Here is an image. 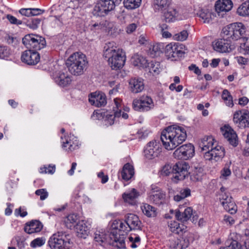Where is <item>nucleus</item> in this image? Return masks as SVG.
<instances>
[{
	"label": "nucleus",
	"instance_id": "obj_35",
	"mask_svg": "<svg viewBox=\"0 0 249 249\" xmlns=\"http://www.w3.org/2000/svg\"><path fill=\"white\" fill-rule=\"evenodd\" d=\"M111 234L113 235L114 237V242L116 243L115 245L119 249L125 248V242L124 237H118L117 231H111Z\"/></svg>",
	"mask_w": 249,
	"mask_h": 249
},
{
	"label": "nucleus",
	"instance_id": "obj_41",
	"mask_svg": "<svg viewBox=\"0 0 249 249\" xmlns=\"http://www.w3.org/2000/svg\"><path fill=\"white\" fill-rule=\"evenodd\" d=\"M42 223L37 220H32V233L40 232L43 229Z\"/></svg>",
	"mask_w": 249,
	"mask_h": 249
},
{
	"label": "nucleus",
	"instance_id": "obj_62",
	"mask_svg": "<svg viewBox=\"0 0 249 249\" xmlns=\"http://www.w3.org/2000/svg\"><path fill=\"white\" fill-rule=\"evenodd\" d=\"M124 224L122 222H118L116 223H113L112 225V228L113 230H119V231H124L123 230Z\"/></svg>",
	"mask_w": 249,
	"mask_h": 249
},
{
	"label": "nucleus",
	"instance_id": "obj_42",
	"mask_svg": "<svg viewBox=\"0 0 249 249\" xmlns=\"http://www.w3.org/2000/svg\"><path fill=\"white\" fill-rule=\"evenodd\" d=\"M26 238L23 236H16L13 239V241H16L17 245L20 249H24L27 243L25 242Z\"/></svg>",
	"mask_w": 249,
	"mask_h": 249
},
{
	"label": "nucleus",
	"instance_id": "obj_27",
	"mask_svg": "<svg viewBox=\"0 0 249 249\" xmlns=\"http://www.w3.org/2000/svg\"><path fill=\"white\" fill-rule=\"evenodd\" d=\"M177 16V12L173 8H168L166 12L164 13L163 20L166 22H171L175 21Z\"/></svg>",
	"mask_w": 249,
	"mask_h": 249
},
{
	"label": "nucleus",
	"instance_id": "obj_13",
	"mask_svg": "<svg viewBox=\"0 0 249 249\" xmlns=\"http://www.w3.org/2000/svg\"><path fill=\"white\" fill-rule=\"evenodd\" d=\"M232 2L231 0H218L215 4V9L218 15L221 12H227L231 10L232 7Z\"/></svg>",
	"mask_w": 249,
	"mask_h": 249
},
{
	"label": "nucleus",
	"instance_id": "obj_36",
	"mask_svg": "<svg viewBox=\"0 0 249 249\" xmlns=\"http://www.w3.org/2000/svg\"><path fill=\"white\" fill-rule=\"evenodd\" d=\"M104 8L106 9V10L109 13L113 10L115 7L116 2L113 0H100Z\"/></svg>",
	"mask_w": 249,
	"mask_h": 249
},
{
	"label": "nucleus",
	"instance_id": "obj_30",
	"mask_svg": "<svg viewBox=\"0 0 249 249\" xmlns=\"http://www.w3.org/2000/svg\"><path fill=\"white\" fill-rule=\"evenodd\" d=\"M142 213L148 217H154L156 215L155 208L148 204H144L142 207Z\"/></svg>",
	"mask_w": 249,
	"mask_h": 249
},
{
	"label": "nucleus",
	"instance_id": "obj_61",
	"mask_svg": "<svg viewBox=\"0 0 249 249\" xmlns=\"http://www.w3.org/2000/svg\"><path fill=\"white\" fill-rule=\"evenodd\" d=\"M230 249H241L240 244L236 240H233L229 245Z\"/></svg>",
	"mask_w": 249,
	"mask_h": 249
},
{
	"label": "nucleus",
	"instance_id": "obj_54",
	"mask_svg": "<svg viewBox=\"0 0 249 249\" xmlns=\"http://www.w3.org/2000/svg\"><path fill=\"white\" fill-rule=\"evenodd\" d=\"M239 52L244 55L249 54V45L246 42L241 43Z\"/></svg>",
	"mask_w": 249,
	"mask_h": 249
},
{
	"label": "nucleus",
	"instance_id": "obj_64",
	"mask_svg": "<svg viewBox=\"0 0 249 249\" xmlns=\"http://www.w3.org/2000/svg\"><path fill=\"white\" fill-rule=\"evenodd\" d=\"M44 168L45 169V170H44L45 173H48L49 174H53L55 172V166L54 165H49L48 166V168L45 166L44 167Z\"/></svg>",
	"mask_w": 249,
	"mask_h": 249
},
{
	"label": "nucleus",
	"instance_id": "obj_22",
	"mask_svg": "<svg viewBox=\"0 0 249 249\" xmlns=\"http://www.w3.org/2000/svg\"><path fill=\"white\" fill-rule=\"evenodd\" d=\"M121 174L123 179L125 180L130 179L134 174L133 166L129 163H126L123 168Z\"/></svg>",
	"mask_w": 249,
	"mask_h": 249
},
{
	"label": "nucleus",
	"instance_id": "obj_12",
	"mask_svg": "<svg viewBox=\"0 0 249 249\" xmlns=\"http://www.w3.org/2000/svg\"><path fill=\"white\" fill-rule=\"evenodd\" d=\"M64 240L57 234H53L49 239L48 244L51 249H62L65 244Z\"/></svg>",
	"mask_w": 249,
	"mask_h": 249
},
{
	"label": "nucleus",
	"instance_id": "obj_59",
	"mask_svg": "<svg viewBox=\"0 0 249 249\" xmlns=\"http://www.w3.org/2000/svg\"><path fill=\"white\" fill-rule=\"evenodd\" d=\"M190 195L191 190L188 188L182 189L180 191V195L183 197V199L190 196Z\"/></svg>",
	"mask_w": 249,
	"mask_h": 249
},
{
	"label": "nucleus",
	"instance_id": "obj_3",
	"mask_svg": "<svg viewBox=\"0 0 249 249\" xmlns=\"http://www.w3.org/2000/svg\"><path fill=\"white\" fill-rule=\"evenodd\" d=\"M114 42H108L104 48V56L107 59L108 65L112 70L122 68L124 65L125 56L122 50H116Z\"/></svg>",
	"mask_w": 249,
	"mask_h": 249
},
{
	"label": "nucleus",
	"instance_id": "obj_34",
	"mask_svg": "<svg viewBox=\"0 0 249 249\" xmlns=\"http://www.w3.org/2000/svg\"><path fill=\"white\" fill-rule=\"evenodd\" d=\"M141 0H124V7L128 9L138 8L140 5Z\"/></svg>",
	"mask_w": 249,
	"mask_h": 249
},
{
	"label": "nucleus",
	"instance_id": "obj_47",
	"mask_svg": "<svg viewBox=\"0 0 249 249\" xmlns=\"http://www.w3.org/2000/svg\"><path fill=\"white\" fill-rule=\"evenodd\" d=\"M188 36V33L186 30H183L178 34L175 35L174 37L175 39L179 41L185 40Z\"/></svg>",
	"mask_w": 249,
	"mask_h": 249
},
{
	"label": "nucleus",
	"instance_id": "obj_63",
	"mask_svg": "<svg viewBox=\"0 0 249 249\" xmlns=\"http://www.w3.org/2000/svg\"><path fill=\"white\" fill-rule=\"evenodd\" d=\"M204 158L206 160H214L213 155L212 154V152H211V150H208L206 151L204 155Z\"/></svg>",
	"mask_w": 249,
	"mask_h": 249
},
{
	"label": "nucleus",
	"instance_id": "obj_21",
	"mask_svg": "<svg viewBox=\"0 0 249 249\" xmlns=\"http://www.w3.org/2000/svg\"><path fill=\"white\" fill-rule=\"evenodd\" d=\"M214 141V139L211 136L204 137L202 139L199 146L202 151L211 150L213 147Z\"/></svg>",
	"mask_w": 249,
	"mask_h": 249
},
{
	"label": "nucleus",
	"instance_id": "obj_10",
	"mask_svg": "<svg viewBox=\"0 0 249 249\" xmlns=\"http://www.w3.org/2000/svg\"><path fill=\"white\" fill-rule=\"evenodd\" d=\"M89 102L97 107L105 106L107 104L106 95L103 92H94L89 95Z\"/></svg>",
	"mask_w": 249,
	"mask_h": 249
},
{
	"label": "nucleus",
	"instance_id": "obj_24",
	"mask_svg": "<svg viewBox=\"0 0 249 249\" xmlns=\"http://www.w3.org/2000/svg\"><path fill=\"white\" fill-rule=\"evenodd\" d=\"M170 230L172 232H175L177 234H179L180 232H183L184 233L186 232L187 227L184 225L180 226L179 224L175 221H171L168 225Z\"/></svg>",
	"mask_w": 249,
	"mask_h": 249
},
{
	"label": "nucleus",
	"instance_id": "obj_33",
	"mask_svg": "<svg viewBox=\"0 0 249 249\" xmlns=\"http://www.w3.org/2000/svg\"><path fill=\"white\" fill-rule=\"evenodd\" d=\"M147 68H148L149 72L154 74H158L160 71V63L159 62L151 61L148 63Z\"/></svg>",
	"mask_w": 249,
	"mask_h": 249
},
{
	"label": "nucleus",
	"instance_id": "obj_56",
	"mask_svg": "<svg viewBox=\"0 0 249 249\" xmlns=\"http://www.w3.org/2000/svg\"><path fill=\"white\" fill-rule=\"evenodd\" d=\"M40 61V55L36 52L32 50V65H36Z\"/></svg>",
	"mask_w": 249,
	"mask_h": 249
},
{
	"label": "nucleus",
	"instance_id": "obj_17",
	"mask_svg": "<svg viewBox=\"0 0 249 249\" xmlns=\"http://www.w3.org/2000/svg\"><path fill=\"white\" fill-rule=\"evenodd\" d=\"M55 81L59 86L64 87L71 84V79L68 73L60 71L55 77Z\"/></svg>",
	"mask_w": 249,
	"mask_h": 249
},
{
	"label": "nucleus",
	"instance_id": "obj_2",
	"mask_svg": "<svg viewBox=\"0 0 249 249\" xmlns=\"http://www.w3.org/2000/svg\"><path fill=\"white\" fill-rule=\"evenodd\" d=\"M187 137L184 128L180 126H170L161 132L160 140L164 147L168 150L175 149L181 144Z\"/></svg>",
	"mask_w": 249,
	"mask_h": 249
},
{
	"label": "nucleus",
	"instance_id": "obj_51",
	"mask_svg": "<svg viewBox=\"0 0 249 249\" xmlns=\"http://www.w3.org/2000/svg\"><path fill=\"white\" fill-rule=\"evenodd\" d=\"M170 241V247L171 249H182L178 238L173 239Z\"/></svg>",
	"mask_w": 249,
	"mask_h": 249
},
{
	"label": "nucleus",
	"instance_id": "obj_49",
	"mask_svg": "<svg viewBox=\"0 0 249 249\" xmlns=\"http://www.w3.org/2000/svg\"><path fill=\"white\" fill-rule=\"evenodd\" d=\"M10 55V51L6 46H0V58L4 59Z\"/></svg>",
	"mask_w": 249,
	"mask_h": 249
},
{
	"label": "nucleus",
	"instance_id": "obj_31",
	"mask_svg": "<svg viewBox=\"0 0 249 249\" xmlns=\"http://www.w3.org/2000/svg\"><path fill=\"white\" fill-rule=\"evenodd\" d=\"M171 2V0H154L155 8L161 11L166 10L168 8Z\"/></svg>",
	"mask_w": 249,
	"mask_h": 249
},
{
	"label": "nucleus",
	"instance_id": "obj_16",
	"mask_svg": "<svg viewBox=\"0 0 249 249\" xmlns=\"http://www.w3.org/2000/svg\"><path fill=\"white\" fill-rule=\"evenodd\" d=\"M193 213V209L191 207H188L183 212L179 210H176L175 217L176 219L182 222H187L191 217Z\"/></svg>",
	"mask_w": 249,
	"mask_h": 249
},
{
	"label": "nucleus",
	"instance_id": "obj_46",
	"mask_svg": "<svg viewBox=\"0 0 249 249\" xmlns=\"http://www.w3.org/2000/svg\"><path fill=\"white\" fill-rule=\"evenodd\" d=\"M46 240L44 237H38L32 241V248L40 247L44 245Z\"/></svg>",
	"mask_w": 249,
	"mask_h": 249
},
{
	"label": "nucleus",
	"instance_id": "obj_39",
	"mask_svg": "<svg viewBox=\"0 0 249 249\" xmlns=\"http://www.w3.org/2000/svg\"><path fill=\"white\" fill-rule=\"evenodd\" d=\"M21 59L23 62L29 65H31V49H28L23 52Z\"/></svg>",
	"mask_w": 249,
	"mask_h": 249
},
{
	"label": "nucleus",
	"instance_id": "obj_7",
	"mask_svg": "<svg viewBox=\"0 0 249 249\" xmlns=\"http://www.w3.org/2000/svg\"><path fill=\"white\" fill-rule=\"evenodd\" d=\"M143 152L146 159L152 160L158 157L161 152V145L158 142L152 141L147 144Z\"/></svg>",
	"mask_w": 249,
	"mask_h": 249
},
{
	"label": "nucleus",
	"instance_id": "obj_44",
	"mask_svg": "<svg viewBox=\"0 0 249 249\" xmlns=\"http://www.w3.org/2000/svg\"><path fill=\"white\" fill-rule=\"evenodd\" d=\"M199 17L203 20L204 23H209L212 20V13L209 11H201Z\"/></svg>",
	"mask_w": 249,
	"mask_h": 249
},
{
	"label": "nucleus",
	"instance_id": "obj_60",
	"mask_svg": "<svg viewBox=\"0 0 249 249\" xmlns=\"http://www.w3.org/2000/svg\"><path fill=\"white\" fill-rule=\"evenodd\" d=\"M137 26L135 23L129 24L126 28V32L127 34H131L135 31Z\"/></svg>",
	"mask_w": 249,
	"mask_h": 249
},
{
	"label": "nucleus",
	"instance_id": "obj_1",
	"mask_svg": "<svg viewBox=\"0 0 249 249\" xmlns=\"http://www.w3.org/2000/svg\"><path fill=\"white\" fill-rule=\"evenodd\" d=\"M246 32V27L241 22L233 23L224 27L221 32L223 39L218 40L213 45L214 50L221 53L231 52L233 49V46L228 42L241 38L247 41L248 38L244 36Z\"/></svg>",
	"mask_w": 249,
	"mask_h": 249
},
{
	"label": "nucleus",
	"instance_id": "obj_50",
	"mask_svg": "<svg viewBox=\"0 0 249 249\" xmlns=\"http://www.w3.org/2000/svg\"><path fill=\"white\" fill-rule=\"evenodd\" d=\"M185 233H184V234L182 236L180 237L179 238H178L179 240V243L180 244V246L182 247V249H185L188 247L189 245V240L187 238V236L185 235Z\"/></svg>",
	"mask_w": 249,
	"mask_h": 249
},
{
	"label": "nucleus",
	"instance_id": "obj_19",
	"mask_svg": "<svg viewBox=\"0 0 249 249\" xmlns=\"http://www.w3.org/2000/svg\"><path fill=\"white\" fill-rule=\"evenodd\" d=\"M35 37H32V48L34 51L40 50L44 48L46 46V40L45 38L41 36L33 35Z\"/></svg>",
	"mask_w": 249,
	"mask_h": 249
},
{
	"label": "nucleus",
	"instance_id": "obj_55",
	"mask_svg": "<svg viewBox=\"0 0 249 249\" xmlns=\"http://www.w3.org/2000/svg\"><path fill=\"white\" fill-rule=\"evenodd\" d=\"M35 193L37 196H40V199L41 200L46 199L48 196V192L44 189L37 190L36 191Z\"/></svg>",
	"mask_w": 249,
	"mask_h": 249
},
{
	"label": "nucleus",
	"instance_id": "obj_23",
	"mask_svg": "<svg viewBox=\"0 0 249 249\" xmlns=\"http://www.w3.org/2000/svg\"><path fill=\"white\" fill-rule=\"evenodd\" d=\"M203 169L200 166H195L190 175V179L192 181L197 182L201 181L203 176Z\"/></svg>",
	"mask_w": 249,
	"mask_h": 249
},
{
	"label": "nucleus",
	"instance_id": "obj_58",
	"mask_svg": "<svg viewBox=\"0 0 249 249\" xmlns=\"http://www.w3.org/2000/svg\"><path fill=\"white\" fill-rule=\"evenodd\" d=\"M19 12L21 15L30 18L31 16V8H22L19 10Z\"/></svg>",
	"mask_w": 249,
	"mask_h": 249
},
{
	"label": "nucleus",
	"instance_id": "obj_20",
	"mask_svg": "<svg viewBox=\"0 0 249 249\" xmlns=\"http://www.w3.org/2000/svg\"><path fill=\"white\" fill-rule=\"evenodd\" d=\"M92 13L94 16L99 17H105L109 13L106 9L104 8L100 0L96 3Z\"/></svg>",
	"mask_w": 249,
	"mask_h": 249
},
{
	"label": "nucleus",
	"instance_id": "obj_45",
	"mask_svg": "<svg viewBox=\"0 0 249 249\" xmlns=\"http://www.w3.org/2000/svg\"><path fill=\"white\" fill-rule=\"evenodd\" d=\"M137 192L135 189H133L132 191L128 194H124L123 198L125 201L129 202V200H133L137 197Z\"/></svg>",
	"mask_w": 249,
	"mask_h": 249
},
{
	"label": "nucleus",
	"instance_id": "obj_6",
	"mask_svg": "<svg viewBox=\"0 0 249 249\" xmlns=\"http://www.w3.org/2000/svg\"><path fill=\"white\" fill-rule=\"evenodd\" d=\"M189 168L187 162L183 161H178L173 167V177L178 180L184 179L190 174L188 172Z\"/></svg>",
	"mask_w": 249,
	"mask_h": 249
},
{
	"label": "nucleus",
	"instance_id": "obj_14",
	"mask_svg": "<svg viewBox=\"0 0 249 249\" xmlns=\"http://www.w3.org/2000/svg\"><path fill=\"white\" fill-rule=\"evenodd\" d=\"M165 197V194L160 189L158 188L152 189L150 199L156 204L160 205L162 204L164 201Z\"/></svg>",
	"mask_w": 249,
	"mask_h": 249
},
{
	"label": "nucleus",
	"instance_id": "obj_52",
	"mask_svg": "<svg viewBox=\"0 0 249 249\" xmlns=\"http://www.w3.org/2000/svg\"><path fill=\"white\" fill-rule=\"evenodd\" d=\"M225 210L231 213L232 214L235 213L236 209H235V204L234 202H229V204H227L223 207Z\"/></svg>",
	"mask_w": 249,
	"mask_h": 249
},
{
	"label": "nucleus",
	"instance_id": "obj_28",
	"mask_svg": "<svg viewBox=\"0 0 249 249\" xmlns=\"http://www.w3.org/2000/svg\"><path fill=\"white\" fill-rule=\"evenodd\" d=\"M164 46L162 44L156 43L150 48L148 53L151 57H155L159 55L162 52Z\"/></svg>",
	"mask_w": 249,
	"mask_h": 249
},
{
	"label": "nucleus",
	"instance_id": "obj_8",
	"mask_svg": "<svg viewBox=\"0 0 249 249\" xmlns=\"http://www.w3.org/2000/svg\"><path fill=\"white\" fill-rule=\"evenodd\" d=\"M233 121L240 128L249 127V112L247 110L236 111L233 115Z\"/></svg>",
	"mask_w": 249,
	"mask_h": 249
},
{
	"label": "nucleus",
	"instance_id": "obj_4",
	"mask_svg": "<svg viewBox=\"0 0 249 249\" xmlns=\"http://www.w3.org/2000/svg\"><path fill=\"white\" fill-rule=\"evenodd\" d=\"M66 65L70 73L73 75L79 76L83 74L87 70L88 61L85 54L75 53L67 60Z\"/></svg>",
	"mask_w": 249,
	"mask_h": 249
},
{
	"label": "nucleus",
	"instance_id": "obj_5",
	"mask_svg": "<svg viewBox=\"0 0 249 249\" xmlns=\"http://www.w3.org/2000/svg\"><path fill=\"white\" fill-rule=\"evenodd\" d=\"M187 49L183 44H169L165 49V54L168 59L172 60H177L178 58L182 57L183 54L187 53Z\"/></svg>",
	"mask_w": 249,
	"mask_h": 249
},
{
	"label": "nucleus",
	"instance_id": "obj_57",
	"mask_svg": "<svg viewBox=\"0 0 249 249\" xmlns=\"http://www.w3.org/2000/svg\"><path fill=\"white\" fill-rule=\"evenodd\" d=\"M7 18L11 24L19 25L22 23L21 20H18L16 17L10 15L7 16Z\"/></svg>",
	"mask_w": 249,
	"mask_h": 249
},
{
	"label": "nucleus",
	"instance_id": "obj_11",
	"mask_svg": "<svg viewBox=\"0 0 249 249\" xmlns=\"http://www.w3.org/2000/svg\"><path fill=\"white\" fill-rule=\"evenodd\" d=\"M223 134L229 142L233 146L236 147L238 144V139L236 132L230 126H225L222 128Z\"/></svg>",
	"mask_w": 249,
	"mask_h": 249
},
{
	"label": "nucleus",
	"instance_id": "obj_48",
	"mask_svg": "<svg viewBox=\"0 0 249 249\" xmlns=\"http://www.w3.org/2000/svg\"><path fill=\"white\" fill-rule=\"evenodd\" d=\"M220 196L219 198L220 201L223 207L225 206V205H227V204H229V202L232 201V197L229 196L226 193L220 195Z\"/></svg>",
	"mask_w": 249,
	"mask_h": 249
},
{
	"label": "nucleus",
	"instance_id": "obj_43",
	"mask_svg": "<svg viewBox=\"0 0 249 249\" xmlns=\"http://www.w3.org/2000/svg\"><path fill=\"white\" fill-rule=\"evenodd\" d=\"M75 230L77 231V232L79 234L85 235L88 234V229L87 227L84 225H83L82 224L80 223H77L75 224L74 227Z\"/></svg>",
	"mask_w": 249,
	"mask_h": 249
},
{
	"label": "nucleus",
	"instance_id": "obj_38",
	"mask_svg": "<svg viewBox=\"0 0 249 249\" xmlns=\"http://www.w3.org/2000/svg\"><path fill=\"white\" fill-rule=\"evenodd\" d=\"M222 98L226 102V103L228 106L232 107L233 106L232 97L227 89H224L223 91Z\"/></svg>",
	"mask_w": 249,
	"mask_h": 249
},
{
	"label": "nucleus",
	"instance_id": "obj_37",
	"mask_svg": "<svg viewBox=\"0 0 249 249\" xmlns=\"http://www.w3.org/2000/svg\"><path fill=\"white\" fill-rule=\"evenodd\" d=\"M185 150V156L188 159L192 157L195 153V148L193 145L188 143L182 145Z\"/></svg>",
	"mask_w": 249,
	"mask_h": 249
},
{
	"label": "nucleus",
	"instance_id": "obj_40",
	"mask_svg": "<svg viewBox=\"0 0 249 249\" xmlns=\"http://www.w3.org/2000/svg\"><path fill=\"white\" fill-rule=\"evenodd\" d=\"M184 149L182 145L177 149L173 153L174 157L178 159L188 160V158L185 156V150Z\"/></svg>",
	"mask_w": 249,
	"mask_h": 249
},
{
	"label": "nucleus",
	"instance_id": "obj_18",
	"mask_svg": "<svg viewBox=\"0 0 249 249\" xmlns=\"http://www.w3.org/2000/svg\"><path fill=\"white\" fill-rule=\"evenodd\" d=\"M129 84L131 91L135 93L141 92L144 89V84L141 79L132 78Z\"/></svg>",
	"mask_w": 249,
	"mask_h": 249
},
{
	"label": "nucleus",
	"instance_id": "obj_26",
	"mask_svg": "<svg viewBox=\"0 0 249 249\" xmlns=\"http://www.w3.org/2000/svg\"><path fill=\"white\" fill-rule=\"evenodd\" d=\"M212 154L213 155L214 160L217 161L222 159L225 156V149L220 145H216L211 149Z\"/></svg>",
	"mask_w": 249,
	"mask_h": 249
},
{
	"label": "nucleus",
	"instance_id": "obj_53",
	"mask_svg": "<svg viewBox=\"0 0 249 249\" xmlns=\"http://www.w3.org/2000/svg\"><path fill=\"white\" fill-rule=\"evenodd\" d=\"M31 35L28 34L22 38V43L28 49H31Z\"/></svg>",
	"mask_w": 249,
	"mask_h": 249
},
{
	"label": "nucleus",
	"instance_id": "obj_25",
	"mask_svg": "<svg viewBox=\"0 0 249 249\" xmlns=\"http://www.w3.org/2000/svg\"><path fill=\"white\" fill-rule=\"evenodd\" d=\"M132 62L134 66H140L143 68H147L148 61L143 56L135 54L132 57Z\"/></svg>",
	"mask_w": 249,
	"mask_h": 249
},
{
	"label": "nucleus",
	"instance_id": "obj_15",
	"mask_svg": "<svg viewBox=\"0 0 249 249\" xmlns=\"http://www.w3.org/2000/svg\"><path fill=\"white\" fill-rule=\"evenodd\" d=\"M125 222L130 230H141L142 223L139 220V217L135 214L132 213L128 214L126 218Z\"/></svg>",
	"mask_w": 249,
	"mask_h": 249
},
{
	"label": "nucleus",
	"instance_id": "obj_29",
	"mask_svg": "<svg viewBox=\"0 0 249 249\" xmlns=\"http://www.w3.org/2000/svg\"><path fill=\"white\" fill-rule=\"evenodd\" d=\"M237 13L241 16H249V0H246L238 8L237 10Z\"/></svg>",
	"mask_w": 249,
	"mask_h": 249
},
{
	"label": "nucleus",
	"instance_id": "obj_32",
	"mask_svg": "<svg viewBox=\"0 0 249 249\" xmlns=\"http://www.w3.org/2000/svg\"><path fill=\"white\" fill-rule=\"evenodd\" d=\"M78 217L74 214H70L67 216V220L65 221L66 226L70 229L74 228L77 223Z\"/></svg>",
	"mask_w": 249,
	"mask_h": 249
},
{
	"label": "nucleus",
	"instance_id": "obj_9",
	"mask_svg": "<svg viewBox=\"0 0 249 249\" xmlns=\"http://www.w3.org/2000/svg\"><path fill=\"white\" fill-rule=\"evenodd\" d=\"M133 106L136 111H148L152 107L153 101L148 96H142L139 100H135L133 103Z\"/></svg>",
	"mask_w": 249,
	"mask_h": 249
}]
</instances>
